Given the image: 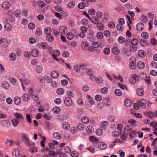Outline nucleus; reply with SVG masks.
Listing matches in <instances>:
<instances>
[{
	"instance_id": "f257e3e1",
	"label": "nucleus",
	"mask_w": 157,
	"mask_h": 157,
	"mask_svg": "<svg viewBox=\"0 0 157 157\" xmlns=\"http://www.w3.org/2000/svg\"><path fill=\"white\" fill-rule=\"evenodd\" d=\"M10 43V40H7L5 38L0 37V44L2 47L6 48L8 46L9 44Z\"/></svg>"
},
{
	"instance_id": "f03ea898",
	"label": "nucleus",
	"mask_w": 157,
	"mask_h": 157,
	"mask_svg": "<svg viewBox=\"0 0 157 157\" xmlns=\"http://www.w3.org/2000/svg\"><path fill=\"white\" fill-rule=\"evenodd\" d=\"M64 103L67 106H70L72 105V100L70 97H66L64 99Z\"/></svg>"
},
{
	"instance_id": "7ed1b4c3",
	"label": "nucleus",
	"mask_w": 157,
	"mask_h": 157,
	"mask_svg": "<svg viewBox=\"0 0 157 157\" xmlns=\"http://www.w3.org/2000/svg\"><path fill=\"white\" fill-rule=\"evenodd\" d=\"M146 101L145 99H142L141 100L138 101V104L142 108L145 109L146 107Z\"/></svg>"
},
{
	"instance_id": "20e7f679",
	"label": "nucleus",
	"mask_w": 157,
	"mask_h": 157,
	"mask_svg": "<svg viewBox=\"0 0 157 157\" xmlns=\"http://www.w3.org/2000/svg\"><path fill=\"white\" fill-rule=\"evenodd\" d=\"M31 54L33 57H37L39 54V51L36 49H33L31 51Z\"/></svg>"
},
{
	"instance_id": "39448f33",
	"label": "nucleus",
	"mask_w": 157,
	"mask_h": 157,
	"mask_svg": "<svg viewBox=\"0 0 157 157\" xmlns=\"http://www.w3.org/2000/svg\"><path fill=\"white\" fill-rule=\"evenodd\" d=\"M86 68V65L85 64L83 63H82L80 64L76 65L74 66V69H85Z\"/></svg>"
},
{
	"instance_id": "423d86ee",
	"label": "nucleus",
	"mask_w": 157,
	"mask_h": 157,
	"mask_svg": "<svg viewBox=\"0 0 157 157\" xmlns=\"http://www.w3.org/2000/svg\"><path fill=\"white\" fill-rule=\"evenodd\" d=\"M136 28L138 31H141L144 28V26L143 24L141 23H138L136 26Z\"/></svg>"
},
{
	"instance_id": "0eeeda50",
	"label": "nucleus",
	"mask_w": 157,
	"mask_h": 157,
	"mask_svg": "<svg viewBox=\"0 0 157 157\" xmlns=\"http://www.w3.org/2000/svg\"><path fill=\"white\" fill-rule=\"evenodd\" d=\"M98 147L99 149L102 150L105 149L107 147V145L106 144L103 142H101L99 143Z\"/></svg>"
},
{
	"instance_id": "6e6552de",
	"label": "nucleus",
	"mask_w": 157,
	"mask_h": 157,
	"mask_svg": "<svg viewBox=\"0 0 157 157\" xmlns=\"http://www.w3.org/2000/svg\"><path fill=\"white\" fill-rule=\"evenodd\" d=\"M14 115L16 117V119L17 120H21L23 121L24 120L23 115L21 113H16L14 114Z\"/></svg>"
},
{
	"instance_id": "1a4fd4ad",
	"label": "nucleus",
	"mask_w": 157,
	"mask_h": 157,
	"mask_svg": "<svg viewBox=\"0 0 157 157\" xmlns=\"http://www.w3.org/2000/svg\"><path fill=\"white\" fill-rule=\"evenodd\" d=\"M2 7L6 10L8 9L10 7V4L7 2H3L2 5Z\"/></svg>"
},
{
	"instance_id": "9d476101",
	"label": "nucleus",
	"mask_w": 157,
	"mask_h": 157,
	"mask_svg": "<svg viewBox=\"0 0 157 157\" xmlns=\"http://www.w3.org/2000/svg\"><path fill=\"white\" fill-rule=\"evenodd\" d=\"M81 47L84 50H87L89 48V44L86 42H83L82 43Z\"/></svg>"
},
{
	"instance_id": "9b49d317",
	"label": "nucleus",
	"mask_w": 157,
	"mask_h": 157,
	"mask_svg": "<svg viewBox=\"0 0 157 157\" xmlns=\"http://www.w3.org/2000/svg\"><path fill=\"white\" fill-rule=\"evenodd\" d=\"M20 80L21 81V82L23 84H22V86L23 88V89H24L25 87H24L23 84H28L30 83V81L27 78H25L24 79H21Z\"/></svg>"
},
{
	"instance_id": "f8f14e48",
	"label": "nucleus",
	"mask_w": 157,
	"mask_h": 157,
	"mask_svg": "<svg viewBox=\"0 0 157 157\" xmlns=\"http://www.w3.org/2000/svg\"><path fill=\"white\" fill-rule=\"evenodd\" d=\"M108 125V122L105 121H103L101 122V127L102 129L105 130L106 127Z\"/></svg>"
},
{
	"instance_id": "ddd939ff",
	"label": "nucleus",
	"mask_w": 157,
	"mask_h": 157,
	"mask_svg": "<svg viewBox=\"0 0 157 157\" xmlns=\"http://www.w3.org/2000/svg\"><path fill=\"white\" fill-rule=\"evenodd\" d=\"M52 31V30L51 28L48 27H46L44 30V33L47 35L50 34Z\"/></svg>"
},
{
	"instance_id": "4468645a",
	"label": "nucleus",
	"mask_w": 157,
	"mask_h": 157,
	"mask_svg": "<svg viewBox=\"0 0 157 157\" xmlns=\"http://www.w3.org/2000/svg\"><path fill=\"white\" fill-rule=\"evenodd\" d=\"M60 33L62 34H65L67 32V29L64 26H61L59 29Z\"/></svg>"
},
{
	"instance_id": "2eb2a0df",
	"label": "nucleus",
	"mask_w": 157,
	"mask_h": 157,
	"mask_svg": "<svg viewBox=\"0 0 157 157\" xmlns=\"http://www.w3.org/2000/svg\"><path fill=\"white\" fill-rule=\"evenodd\" d=\"M59 75V73L56 71H53L51 72V75L54 78H57Z\"/></svg>"
},
{
	"instance_id": "dca6fc26",
	"label": "nucleus",
	"mask_w": 157,
	"mask_h": 157,
	"mask_svg": "<svg viewBox=\"0 0 157 157\" xmlns=\"http://www.w3.org/2000/svg\"><path fill=\"white\" fill-rule=\"evenodd\" d=\"M137 66L139 69H143L145 66L144 63L142 61L138 62L137 64Z\"/></svg>"
},
{
	"instance_id": "f3484780",
	"label": "nucleus",
	"mask_w": 157,
	"mask_h": 157,
	"mask_svg": "<svg viewBox=\"0 0 157 157\" xmlns=\"http://www.w3.org/2000/svg\"><path fill=\"white\" fill-rule=\"evenodd\" d=\"M4 28L7 31H10L12 29V27L11 25L9 23H7L5 24L4 25Z\"/></svg>"
},
{
	"instance_id": "a211bd4d",
	"label": "nucleus",
	"mask_w": 157,
	"mask_h": 157,
	"mask_svg": "<svg viewBox=\"0 0 157 157\" xmlns=\"http://www.w3.org/2000/svg\"><path fill=\"white\" fill-rule=\"evenodd\" d=\"M103 101L105 105L109 106L110 104V101L109 99L108 98H103Z\"/></svg>"
},
{
	"instance_id": "6ab92c4d",
	"label": "nucleus",
	"mask_w": 157,
	"mask_h": 157,
	"mask_svg": "<svg viewBox=\"0 0 157 157\" xmlns=\"http://www.w3.org/2000/svg\"><path fill=\"white\" fill-rule=\"evenodd\" d=\"M10 86V84L7 81H4L3 82L2 84V87L5 89H8Z\"/></svg>"
},
{
	"instance_id": "aec40b11",
	"label": "nucleus",
	"mask_w": 157,
	"mask_h": 157,
	"mask_svg": "<svg viewBox=\"0 0 157 157\" xmlns=\"http://www.w3.org/2000/svg\"><path fill=\"white\" fill-rule=\"evenodd\" d=\"M2 124L5 128H8L10 126L9 122L7 120H3L2 122Z\"/></svg>"
},
{
	"instance_id": "412c9836",
	"label": "nucleus",
	"mask_w": 157,
	"mask_h": 157,
	"mask_svg": "<svg viewBox=\"0 0 157 157\" xmlns=\"http://www.w3.org/2000/svg\"><path fill=\"white\" fill-rule=\"evenodd\" d=\"M112 52L114 54L117 55L119 53L120 50L117 47H114L112 49Z\"/></svg>"
},
{
	"instance_id": "4be33fe9",
	"label": "nucleus",
	"mask_w": 157,
	"mask_h": 157,
	"mask_svg": "<svg viewBox=\"0 0 157 157\" xmlns=\"http://www.w3.org/2000/svg\"><path fill=\"white\" fill-rule=\"evenodd\" d=\"M47 40L49 42H52L54 40V38L53 36L51 34L47 35L46 37Z\"/></svg>"
},
{
	"instance_id": "5701e85b",
	"label": "nucleus",
	"mask_w": 157,
	"mask_h": 157,
	"mask_svg": "<svg viewBox=\"0 0 157 157\" xmlns=\"http://www.w3.org/2000/svg\"><path fill=\"white\" fill-rule=\"evenodd\" d=\"M12 153L13 155L15 156H17L19 155L20 153V151L18 149L15 148L13 150Z\"/></svg>"
},
{
	"instance_id": "b1692460",
	"label": "nucleus",
	"mask_w": 157,
	"mask_h": 157,
	"mask_svg": "<svg viewBox=\"0 0 157 157\" xmlns=\"http://www.w3.org/2000/svg\"><path fill=\"white\" fill-rule=\"evenodd\" d=\"M14 101L15 104L18 105L21 103V99L18 97H15L14 98Z\"/></svg>"
},
{
	"instance_id": "393cba45",
	"label": "nucleus",
	"mask_w": 157,
	"mask_h": 157,
	"mask_svg": "<svg viewBox=\"0 0 157 157\" xmlns=\"http://www.w3.org/2000/svg\"><path fill=\"white\" fill-rule=\"evenodd\" d=\"M94 24H97L99 22V19L95 17H93L91 18L90 20Z\"/></svg>"
},
{
	"instance_id": "a878e982",
	"label": "nucleus",
	"mask_w": 157,
	"mask_h": 157,
	"mask_svg": "<svg viewBox=\"0 0 157 157\" xmlns=\"http://www.w3.org/2000/svg\"><path fill=\"white\" fill-rule=\"evenodd\" d=\"M138 55L139 56L141 57H144L145 56V53L143 50H140L138 51Z\"/></svg>"
},
{
	"instance_id": "bb28decb",
	"label": "nucleus",
	"mask_w": 157,
	"mask_h": 157,
	"mask_svg": "<svg viewBox=\"0 0 157 157\" xmlns=\"http://www.w3.org/2000/svg\"><path fill=\"white\" fill-rule=\"evenodd\" d=\"M75 4V1H72L69 2L67 5V6L68 8L71 9L74 7Z\"/></svg>"
},
{
	"instance_id": "cd10ccee",
	"label": "nucleus",
	"mask_w": 157,
	"mask_h": 157,
	"mask_svg": "<svg viewBox=\"0 0 157 157\" xmlns=\"http://www.w3.org/2000/svg\"><path fill=\"white\" fill-rule=\"evenodd\" d=\"M140 44L141 46L145 47L146 46L147 44V41L144 39H141L140 41Z\"/></svg>"
},
{
	"instance_id": "c85d7f7f",
	"label": "nucleus",
	"mask_w": 157,
	"mask_h": 157,
	"mask_svg": "<svg viewBox=\"0 0 157 157\" xmlns=\"http://www.w3.org/2000/svg\"><path fill=\"white\" fill-rule=\"evenodd\" d=\"M9 57L11 60L14 61L16 59V56L13 53H11L10 54Z\"/></svg>"
},
{
	"instance_id": "c756f323",
	"label": "nucleus",
	"mask_w": 157,
	"mask_h": 157,
	"mask_svg": "<svg viewBox=\"0 0 157 157\" xmlns=\"http://www.w3.org/2000/svg\"><path fill=\"white\" fill-rule=\"evenodd\" d=\"M53 137L57 140H59L61 138V135L58 132H55L53 134Z\"/></svg>"
},
{
	"instance_id": "7c9ffc66",
	"label": "nucleus",
	"mask_w": 157,
	"mask_h": 157,
	"mask_svg": "<svg viewBox=\"0 0 157 157\" xmlns=\"http://www.w3.org/2000/svg\"><path fill=\"white\" fill-rule=\"evenodd\" d=\"M118 42L120 44H123L125 42L124 38L122 36H120L117 39Z\"/></svg>"
},
{
	"instance_id": "2f4dec72",
	"label": "nucleus",
	"mask_w": 157,
	"mask_h": 157,
	"mask_svg": "<svg viewBox=\"0 0 157 157\" xmlns=\"http://www.w3.org/2000/svg\"><path fill=\"white\" fill-rule=\"evenodd\" d=\"M22 98L24 101H27L30 99V97L27 94H24Z\"/></svg>"
},
{
	"instance_id": "473e14b6",
	"label": "nucleus",
	"mask_w": 157,
	"mask_h": 157,
	"mask_svg": "<svg viewBox=\"0 0 157 157\" xmlns=\"http://www.w3.org/2000/svg\"><path fill=\"white\" fill-rule=\"evenodd\" d=\"M56 93L59 95H62L64 93V89L62 88H58L57 90Z\"/></svg>"
},
{
	"instance_id": "72a5a7b5",
	"label": "nucleus",
	"mask_w": 157,
	"mask_h": 157,
	"mask_svg": "<svg viewBox=\"0 0 157 157\" xmlns=\"http://www.w3.org/2000/svg\"><path fill=\"white\" fill-rule=\"evenodd\" d=\"M45 81V76H40L38 78V81L40 83H44Z\"/></svg>"
},
{
	"instance_id": "f704fd0d",
	"label": "nucleus",
	"mask_w": 157,
	"mask_h": 157,
	"mask_svg": "<svg viewBox=\"0 0 157 157\" xmlns=\"http://www.w3.org/2000/svg\"><path fill=\"white\" fill-rule=\"evenodd\" d=\"M125 105L127 107H130L132 104L131 101L128 99H127L125 100Z\"/></svg>"
},
{
	"instance_id": "c9c22d12",
	"label": "nucleus",
	"mask_w": 157,
	"mask_h": 157,
	"mask_svg": "<svg viewBox=\"0 0 157 157\" xmlns=\"http://www.w3.org/2000/svg\"><path fill=\"white\" fill-rule=\"evenodd\" d=\"M29 151L32 153H34L37 152L38 151L37 148L34 147H32L29 148Z\"/></svg>"
},
{
	"instance_id": "e433bc0d",
	"label": "nucleus",
	"mask_w": 157,
	"mask_h": 157,
	"mask_svg": "<svg viewBox=\"0 0 157 157\" xmlns=\"http://www.w3.org/2000/svg\"><path fill=\"white\" fill-rule=\"evenodd\" d=\"M142 38L144 39H147L148 38L149 34L146 32H143L141 34Z\"/></svg>"
},
{
	"instance_id": "4c0bfd02",
	"label": "nucleus",
	"mask_w": 157,
	"mask_h": 157,
	"mask_svg": "<svg viewBox=\"0 0 157 157\" xmlns=\"http://www.w3.org/2000/svg\"><path fill=\"white\" fill-rule=\"evenodd\" d=\"M67 37L68 39L71 40L73 39L74 35L72 33L69 32L67 34Z\"/></svg>"
},
{
	"instance_id": "58836bf2",
	"label": "nucleus",
	"mask_w": 157,
	"mask_h": 157,
	"mask_svg": "<svg viewBox=\"0 0 157 157\" xmlns=\"http://www.w3.org/2000/svg\"><path fill=\"white\" fill-rule=\"evenodd\" d=\"M137 94L140 96H141L144 95V92L141 89H138L136 91Z\"/></svg>"
},
{
	"instance_id": "ea45409f",
	"label": "nucleus",
	"mask_w": 157,
	"mask_h": 157,
	"mask_svg": "<svg viewBox=\"0 0 157 157\" xmlns=\"http://www.w3.org/2000/svg\"><path fill=\"white\" fill-rule=\"evenodd\" d=\"M62 127L63 129L67 130L70 127L69 124L67 122H64L62 124Z\"/></svg>"
},
{
	"instance_id": "a19ab883",
	"label": "nucleus",
	"mask_w": 157,
	"mask_h": 157,
	"mask_svg": "<svg viewBox=\"0 0 157 157\" xmlns=\"http://www.w3.org/2000/svg\"><path fill=\"white\" fill-rule=\"evenodd\" d=\"M11 121L13 125L15 127L17 126L19 124L18 120L16 119H12Z\"/></svg>"
},
{
	"instance_id": "79ce46f5",
	"label": "nucleus",
	"mask_w": 157,
	"mask_h": 157,
	"mask_svg": "<svg viewBox=\"0 0 157 157\" xmlns=\"http://www.w3.org/2000/svg\"><path fill=\"white\" fill-rule=\"evenodd\" d=\"M81 121L84 123L86 124L89 122V119L87 117H84L82 119Z\"/></svg>"
},
{
	"instance_id": "37998d69",
	"label": "nucleus",
	"mask_w": 157,
	"mask_h": 157,
	"mask_svg": "<svg viewBox=\"0 0 157 157\" xmlns=\"http://www.w3.org/2000/svg\"><path fill=\"white\" fill-rule=\"evenodd\" d=\"M37 4V5L40 7H44L45 5V3L41 1H38Z\"/></svg>"
},
{
	"instance_id": "c03bdc74",
	"label": "nucleus",
	"mask_w": 157,
	"mask_h": 157,
	"mask_svg": "<svg viewBox=\"0 0 157 157\" xmlns=\"http://www.w3.org/2000/svg\"><path fill=\"white\" fill-rule=\"evenodd\" d=\"M97 28L100 30H103L104 29L103 25L101 23L98 22L97 24Z\"/></svg>"
},
{
	"instance_id": "a18cd8bd",
	"label": "nucleus",
	"mask_w": 157,
	"mask_h": 157,
	"mask_svg": "<svg viewBox=\"0 0 157 157\" xmlns=\"http://www.w3.org/2000/svg\"><path fill=\"white\" fill-rule=\"evenodd\" d=\"M80 30L81 31V33H86L87 30L86 28L84 26H82L80 27Z\"/></svg>"
},
{
	"instance_id": "49530a36",
	"label": "nucleus",
	"mask_w": 157,
	"mask_h": 157,
	"mask_svg": "<svg viewBox=\"0 0 157 157\" xmlns=\"http://www.w3.org/2000/svg\"><path fill=\"white\" fill-rule=\"evenodd\" d=\"M87 131L89 133H91L94 131L93 127L90 125L88 126L86 128Z\"/></svg>"
},
{
	"instance_id": "de8ad7c7",
	"label": "nucleus",
	"mask_w": 157,
	"mask_h": 157,
	"mask_svg": "<svg viewBox=\"0 0 157 157\" xmlns=\"http://www.w3.org/2000/svg\"><path fill=\"white\" fill-rule=\"evenodd\" d=\"M132 78H133V80L136 82V81H138L139 78V76L136 74H134L132 75Z\"/></svg>"
},
{
	"instance_id": "09e8293b",
	"label": "nucleus",
	"mask_w": 157,
	"mask_h": 157,
	"mask_svg": "<svg viewBox=\"0 0 157 157\" xmlns=\"http://www.w3.org/2000/svg\"><path fill=\"white\" fill-rule=\"evenodd\" d=\"M35 33L39 36H41L42 34V31L40 28H37L36 30Z\"/></svg>"
},
{
	"instance_id": "8fccbe9b",
	"label": "nucleus",
	"mask_w": 157,
	"mask_h": 157,
	"mask_svg": "<svg viewBox=\"0 0 157 157\" xmlns=\"http://www.w3.org/2000/svg\"><path fill=\"white\" fill-rule=\"evenodd\" d=\"M130 49L131 51L135 52L137 50V46L132 45L130 46Z\"/></svg>"
},
{
	"instance_id": "3c124183",
	"label": "nucleus",
	"mask_w": 157,
	"mask_h": 157,
	"mask_svg": "<svg viewBox=\"0 0 157 157\" xmlns=\"http://www.w3.org/2000/svg\"><path fill=\"white\" fill-rule=\"evenodd\" d=\"M53 112L55 113L58 114L60 111V108L58 107H55L52 109Z\"/></svg>"
},
{
	"instance_id": "603ef678",
	"label": "nucleus",
	"mask_w": 157,
	"mask_h": 157,
	"mask_svg": "<svg viewBox=\"0 0 157 157\" xmlns=\"http://www.w3.org/2000/svg\"><path fill=\"white\" fill-rule=\"evenodd\" d=\"M42 138L43 140L40 142V144L41 146L43 147H44L45 146L44 142L46 141V138L44 136H43L42 137Z\"/></svg>"
},
{
	"instance_id": "864d4df0",
	"label": "nucleus",
	"mask_w": 157,
	"mask_h": 157,
	"mask_svg": "<svg viewBox=\"0 0 157 157\" xmlns=\"http://www.w3.org/2000/svg\"><path fill=\"white\" fill-rule=\"evenodd\" d=\"M131 43L132 45L136 46L139 43V41L136 39H133L132 40Z\"/></svg>"
},
{
	"instance_id": "5fc2aeb1",
	"label": "nucleus",
	"mask_w": 157,
	"mask_h": 157,
	"mask_svg": "<svg viewBox=\"0 0 157 157\" xmlns=\"http://www.w3.org/2000/svg\"><path fill=\"white\" fill-rule=\"evenodd\" d=\"M140 19L143 22H146L148 20L147 17L144 15H142L140 17Z\"/></svg>"
},
{
	"instance_id": "6e6d98bb",
	"label": "nucleus",
	"mask_w": 157,
	"mask_h": 157,
	"mask_svg": "<svg viewBox=\"0 0 157 157\" xmlns=\"http://www.w3.org/2000/svg\"><path fill=\"white\" fill-rule=\"evenodd\" d=\"M148 117L151 119H152L155 117L154 113L151 111H148L147 113Z\"/></svg>"
},
{
	"instance_id": "4d7b16f0",
	"label": "nucleus",
	"mask_w": 157,
	"mask_h": 157,
	"mask_svg": "<svg viewBox=\"0 0 157 157\" xmlns=\"http://www.w3.org/2000/svg\"><path fill=\"white\" fill-rule=\"evenodd\" d=\"M28 28L30 29H33L35 28V25L33 23H30L28 25Z\"/></svg>"
},
{
	"instance_id": "13d9d810",
	"label": "nucleus",
	"mask_w": 157,
	"mask_h": 157,
	"mask_svg": "<svg viewBox=\"0 0 157 157\" xmlns=\"http://www.w3.org/2000/svg\"><path fill=\"white\" fill-rule=\"evenodd\" d=\"M136 62H130L129 67L130 69H135L136 67Z\"/></svg>"
},
{
	"instance_id": "bf43d9fd",
	"label": "nucleus",
	"mask_w": 157,
	"mask_h": 157,
	"mask_svg": "<svg viewBox=\"0 0 157 157\" xmlns=\"http://www.w3.org/2000/svg\"><path fill=\"white\" fill-rule=\"evenodd\" d=\"M108 90V89L107 88L104 87L101 89V91L102 94H105L107 93Z\"/></svg>"
},
{
	"instance_id": "052dcab7",
	"label": "nucleus",
	"mask_w": 157,
	"mask_h": 157,
	"mask_svg": "<svg viewBox=\"0 0 157 157\" xmlns=\"http://www.w3.org/2000/svg\"><path fill=\"white\" fill-rule=\"evenodd\" d=\"M45 81L48 83H50L53 80L51 77L45 76Z\"/></svg>"
},
{
	"instance_id": "680f3d73",
	"label": "nucleus",
	"mask_w": 157,
	"mask_h": 157,
	"mask_svg": "<svg viewBox=\"0 0 157 157\" xmlns=\"http://www.w3.org/2000/svg\"><path fill=\"white\" fill-rule=\"evenodd\" d=\"M97 36L98 39H101L103 37V33L100 32H98L97 34Z\"/></svg>"
},
{
	"instance_id": "e2e57ef3",
	"label": "nucleus",
	"mask_w": 157,
	"mask_h": 157,
	"mask_svg": "<svg viewBox=\"0 0 157 157\" xmlns=\"http://www.w3.org/2000/svg\"><path fill=\"white\" fill-rule=\"evenodd\" d=\"M48 155L52 156L53 157H56V152L52 150H50L49 151Z\"/></svg>"
},
{
	"instance_id": "0e129e2a",
	"label": "nucleus",
	"mask_w": 157,
	"mask_h": 157,
	"mask_svg": "<svg viewBox=\"0 0 157 157\" xmlns=\"http://www.w3.org/2000/svg\"><path fill=\"white\" fill-rule=\"evenodd\" d=\"M114 93L117 96H120L121 94L122 93L121 90L119 89H116L115 90Z\"/></svg>"
},
{
	"instance_id": "69168bd1",
	"label": "nucleus",
	"mask_w": 157,
	"mask_h": 157,
	"mask_svg": "<svg viewBox=\"0 0 157 157\" xmlns=\"http://www.w3.org/2000/svg\"><path fill=\"white\" fill-rule=\"evenodd\" d=\"M108 26L110 28H114L115 25V23L113 21L109 22L108 24Z\"/></svg>"
},
{
	"instance_id": "338daca9",
	"label": "nucleus",
	"mask_w": 157,
	"mask_h": 157,
	"mask_svg": "<svg viewBox=\"0 0 157 157\" xmlns=\"http://www.w3.org/2000/svg\"><path fill=\"white\" fill-rule=\"evenodd\" d=\"M64 150L65 152L69 153L71 152V149L70 147L66 146L64 147Z\"/></svg>"
},
{
	"instance_id": "774afa93",
	"label": "nucleus",
	"mask_w": 157,
	"mask_h": 157,
	"mask_svg": "<svg viewBox=\"0 0 157 157\" xmlns=\"http://www.w3.org/2000/svg\"><path fill=\"white\" fill-rule=\"evenodd\" d=\"M77 128L78 129L82 130L84 129V125L82 123L78 124L77 125Z\"/></svg>"
}]
</instances>
